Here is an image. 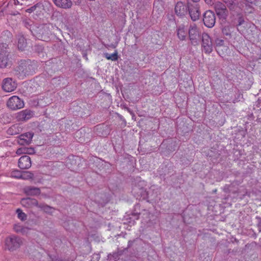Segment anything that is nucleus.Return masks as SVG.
I'll use <instances>...</instances> for the list:
<instances>
[{
	"instance_id": "obj_3",
	"label": "nucleus",
	"mask_w": 261,
	"mask_h": 261,
	"mask_svg": "<svg viewBox=\"0 0 261 261\" xmlns=\"http://www.w3.org/2000/svg\"><path fill=\"white\" fill-rule=\"evenodd\" d=\"M7 44L3 43L0 44V67L5 68L11 64L9 56V53L7 50Z\"/></svg>"
},
{
	"instance_id": "obj_1",
	"label": "nucleus",
	"mask_w": 261,
	"mask_h": 261,
	"mask_svg": "<svg viewBox=\"0 0 261 261\" xmlns=\"http://www.w3.org/2000/svg\"><path fill=\"white\" fill-rule=\"evenodd\" d=\"M54 29V26L51 24H38L37 26L33 27L32 29V35L39 40L47 41L52 34Z\"/></svg>"
},
{
	"instance_id": "obj_45",
	"label": "nucleus",
	"mask_w": 261,
	"mask_h": 261,
	"mask_svg": "<svg viewBox=\"0 0 261 261\" xmlns=\"http://www.w3.org/2000/svg\"><path fill=\"white\" fill-rule=\"evenodd\" d=\"M216 191H217V190L216 189V190H215L214 191V192H215H215H216Z\"/></svg>"
},
{
	"instance_id": "obj_18",
	"label": "nucleus",
	"mask_w": 261,
	"mask_h": 261,
	"mask_svg": "<svg viewBox=\"0 0 261 261\" xmlns=\"http://www.w3.org/2000/svg\"><path fill=\"white\" fill-rule=\"evenodd\" d=\"M21 204L22 206L26 207H32L34 206L38 207L39 204L36 199L31 198H24L21 200Z\"/></svg>"
},
{
	"instance_id": "obj_4",
	"label": "nucleus",
	"mask_w": 261,
	"mask_h": 261,
	"mask_svg": "<svg viewBox=\"0 0 261 261\" xmlns=\"http://www.w3.org/2000/svg\"><path fill=\"white\" fill-rule=\"evenodd\" d=\"M22 243V242L20 238L14 236L7 238L5 240L6 246L10 251H13L18 248Z\"/></svg>"
},
{
	"instance_id": "obj_41",
	"label": "nucleus",
	"mask_w": 261,
	"mask_h": 261,
	"mask_svg": "<svg viewBox=\"0 0 261 261\" xmlns=\"http://www.w3.org/2000/svg\"><path fill=\"white\" fill-rule=\"evenodd\" d=\"M132 245V242L130 241H129L128 242V246H127V248L128 247H130Z\"/></svg>"
},
{
	"instance_id": "obj_22",
	"label": "nucleus",
	"mask_w": 261,
	"mask_h": 261,
	"mask_svg": "<svg viewBox=\"0 0 261 261\" xmlns=\"http://www.w3.org/2000/svg\"><path fill=\"white\" fill-rule=\"evenodd\" d=\"M18 47L20 50H23L27 46V41L23 36L21 35H18Z\"/></svg>"
},
{
	"instance_id": "obj_24",
	"label": "nucleus",
	"mask_w": 261,
	"mask_h": 261,
	"mask_svg": "<svg viewBox=\"0 0 261 261\" xmlns=\"http://www.w3.org/2000/svg\"><path fill=\"white\" fill-rule=\"evenodd\" d=\"M34 177V174L33 173L30 171H25L21 172V175L20 179L28 180L33 179Z\"/></svg>"
},
{
	"instance_id": "obj_19",
	"label": "nucleus",
	"mask_w": 261,
	"mask_h": 261,
	"mask_svg": "<svg viewBox=\"0 0 261 261\" xmlns=\"http://www.w3.org/2000/svg\"><path fill=\"white\" fill-rule=\"evenodd\" d=\"M55 5L63 9H69L72 5L71 0H53Z\"/></svg>"
},
{
	"instance_id": "obj_34",
	"label": "nucleus",
	"mask_w": 261,
	"mask_h": 261,
	"mask_svg": "<svg viewBox=\"0 0 261 261\" xmlns=\"http://www.w3.org/2000/svg\"><path fill=\"white\" fill-rule=\"evenodd\" d=\"M16 153L18 155H20L22 153H26V148H19L16 150Z\"/></svg>"
},
{
	"instance_id": "obj_26",
	"label": "nucleus",
	"mask_w": 261,
	"mask_h": 261,
	"mask_svg": "<svg viewBox=\"0 0 261 261\" xmlns=\"http://www.w3.org/2000/svg\"><path fill=\"white\" fill-rule=\"evenodd\" d=\"M23 24L27 29H29L31 32L32 33V29L34 26H37V24H34V22L31 20H26L23 21Z\"/></svg>"
},
{
	"instance_id": "obj_37",
	"label": "nucleus",
	"mask_w": 261,
	"mask_h": 261,
	"mask_svg": "<svg viewBox=\"0 0 261 261\" xmlns=\"http://www.w3.org/2000/svg\"><path fill=\"white\" fill-rule=\"evenodd\" d=\"M204 1L207 4H210V5L212 4L213 2V0H204Z\"/></svg>"
},
{
	"instance_id": "obj_38",
	"label": "nucleus",
	"mask_w": 261,
	"mask_h": 261,
	"mask_svg": "<svg viewBox=\"0 0 261 261\" xmlns=\"http://www.w3.org/2000/svg\"><path fill=\"white\" fill-rule=\"evenodd\" d=\"M82 134V131L81 130H79L77 132H76V137H77L79 136V135L81 134Z\"/></svg>"
},
{
	"instance_id": "obj_27",
	"label": "nucleus",
	"mask_w": 261,
	"mask_h": 261,
	"mask_svg": "<svg viewBox=\"0 0 261 261\" xmlns=\"http://www.w3.org/2000/svg\"><path fill=\"white\" fill-rule=\"evenodd\" d=\"M38 207L40 208L42 210H43L45 213H49L51 212L50 210H51V207L44 203H40L38 205Z\"/></svg>"
},
{
	"instance_id": "obj_10",
	"label": "nucleus",
	"mask_w": 261,
	"mask_h": 261,
	"mask_svg": "<svg viewBox=\"0 0 261 261\" xmlns=\"http://www.w3.org/2000/svg\"><path fill=\"white\" fill-rule=\"evenodd\" d=\"M17 88L16 83L12 78H6L2 82V89L6 92L14 91Z\"/></svg>"
},
{
	"instance_id": "obj_12",
	"label": "nucleus",
	"mask_w": 261,
	"mask_h": 261,
	"mask_svg": "<svg viewBox=\"0 0 261 261\" xmlns=\"http://www.w3.org/2000/svg\"><path fill=\"white\" fill-rule=\"evenodd\" d=\"M188 11L189 14L191 18V19L193 21H196L199 18L200 12L199 10V7L198 4H194L188 5Z\"/></svg>"
},
{
	"instance_id": "obj_5",
	"label": "nucleus",
	"mask_w": 261,
	"mask_h": 261,
	"mask_svg": "<svg viewBox=\"0 0 261 261\" xmlns=\"http://www.w3.org/2000/svg\"><path fill=\"white\" fill-rule=\"evenodd\" d=\"M202 48L205 54H209L213 50V45L210 36L205 33L202 34Z\"/></svg>"
},
{
	"instance_id": "obj_7",
	"label": "nucleus",
	"mask_w": 261,
	"mask_h": 261,
	"mask_svg": "<svg viewBox=\"0 0 261 261\" xmlns=\"http://www.w3.org/2000/svg\"><path fill=\"white\" fill-rule=\"evenodd\" d=\"M203 21L204 25L209 28L213 27L216 22V17L212 11H206L203 14Z\"/></svg>"
},
{
	"instance_id": "obj_36",
	"label": "nucleus",
	"mask_w": 261,
	"mask_h": 261,
	"mask_svg": "<svg viewBox=\"0 0 261 261\" xmlns=\"http://www.w3.org/2000/svg\"><path fill=\"white\" fill-rule=\"evenodd\" d=\"M121 253L119 254V253H114L113 254V256L114 258H116L118 257L119 255H120Z\"/></svg>"
},
{
	"instance_id": "obj_39",
	"label": "nucleus",
	"mask_w": 261,
	"mask_h": 261,
	"mask_svg": "<svg viewBox=\"0 0 261 261\" xmlns=\"http://www.w3.org/2000/svg\"><path fill=\"white\" fill-rule=\"evenodd\" d=\"M19 1L18 0H14V4L15 5H17L19 4Z\"/></svg>"
},
{
	"instance_id": "obj_14",
	"label": "nucleus",
	"mask_w": 261,
	"mask_h": 261,
	"mask_svg": "<svg viewBox=\"0 0 261 261\" xmlns=\"http://www.w3.org/2000/svg\"><path fill=\"white\" fill-rule=\"evenodd\" d=\"M18 167L21 169H29L31 166V158L28 155H23L18 160Z\"/></svg>"
},
{
	"instance_id": "obj_28",
	"label": "nucleus",
	"mask_w": 261,
	"mask_h": 261,
	"mask_svg": "<svg viewBox=\"0 0 261 261\" xmlns=\"http://www.w3.org/2000/svg\"><path fill=\"white\" fill-rule=\"evenodd\" d=\"M21 175V172L18 170H15L12 171L10 173V176L11 177H13V178L20 179Z\"/></svg>"
},
{
	"instance_id": "obj_11",
	"label": "nucleus",
	"mask_w": 261,
	"mask_h": 261,
	"mask_svg": "<svg viewBox=\"0 0 261 261\" xmlns=\"http://www.w3.org/2000/svg\"><path fill=\"white\" fill-rule=\"evenodd\" d=\"M132 192L137 199H145L147 198V192L146 189L140 187L139 185H135L132 189Z\"/></svg>"
},
{
	"instance_id": "obj_15",
	"label": "nucleus",
	"mask_w": 261,
	"mask_h": 261,
	"mask_svg": "<svg viewBox=\"0 0 261 261\" xmlns=\"http://www.w3.org/2000/svg\"><path fill=\"white\" fill-rule=\"evenodd\" d=\"M188 6L181 2H178L175 5V12L178 16H184L187 13Z\"/></svg>"
},
{
	"instance_id": "obj_31",
	"label": "nucleus",
	"mask_w": 261,
	"mask_h": 261,
	"mask_svg": "<svg viewBox=\"0 0 261 261\" xmlns=\"http://www.w3.org/2000/svg\"><path fill=\"white\" fill-rule=\"evenodd\" d=\"M39 6H40V4H37L36 5H34L33 6L30 7V8L27 9L26 12H28L29 13H31L33 12H34L37 9V8H38Z\"/></svg>"
},
{
	"instance_id": "obj_30",
	"label": "nucleus",
	"mask_w": 261,
	"mask_h": 261,
	"mask_svg": "<svg viewBox=\"0 0 261 261\" xmlns=\"http://www.w3.org/2000/svg\"><path fill=\"white\" fill-rule=\"evenodd\" d=\"M17 213L18 214V217L22 221H24L27 219V215L25 213H23L20 210L18 209L17 210Z\"/></svg>"
},
{
	"instance_id": "obj_40",
	"label": "nucleus",
	"mask_w": 261,
	"mask_h": 261,
	"mask_svg": "<svg viewBox=\"0 0 261 261\" xmlns=\"http://www.w3.org/2000/svg\"><path fill=\"white\" fill-rule=\"evenodd\" d=\"M245 1L249 3L252 4V3H254L256 0H245Z\"/></svg>"
},
{
	"instance_id": "obj_21",
	"label": "nucleus",
	"mask_w": 261,
	"mask_h": 261,
	"mask_svg": "<svg viewBox=\"0 0 261 261\" xmlns=\"http://www.w3.org/2000/svg\"><path fill=\"white\" fill-rule=\"evenodd\" d=\"M216 49L219 54H220V48L223 47L227 50V47L224 46V41L220 38H217L215 40Z\"/></svg>"
},
{
	"instance_id": "obj_20",
	"label": "nucleus",
	"mask_w": 261,
	"mask_h": 261,
	"mask_svg": "<svg viewBox=\"0 0 261 261\" xmlns=\"http://www.w3.org/2000/svg\"><path fill=\"white\" fill-rule=\"evenodd\" d=\"M177 35L180 40H185L187 36V30L184 25H179L177 29Z\"/></svg>"
},
{
	"instance_id": "obj_17",
	"label": "nucleus",
	"mask_w": 261,
	"mask_h": 261,
	"mask_svg": "<svg viewBox=\"0 0 261 261\" xmlns=\"http://www.w3.org/2000/svg\"><path fill=\"white\" fill-rule=\"evenodd\" d=\"M24 193L28 196H38L41 193V190L40 188L33 187V186H27L23 189Z\"/></svg>"
},
{
	"instance_id": "obj_23",
	"label": "nucleus",
	"mask_w": 261,
	"mask_h": 261,
	"mask_svg": "<svg viewBox=\"0 0 261 261\" xmlns=\"http://www.w3.org/2000/svg\"><path fill=\"white\" fill-rule=\"evenodd\" d=\"M22 128L17 124H15L10 127L7 130L8 133L10 135H15L18 134L21 131Z\"/></svg>"
},
{
	"instance_id": "obj_32",
	"label": "nucleus",
	"mask_w": 261,
	"mask_h": 261,
	"mask_svg": "<svg viewBox=\"0 0 261 261\" xmlns=\"http://www.w3.org/2000/svg\"><path fill=\"white\" fill-rule=\"evenodd\" d=\"M14 229L16 232H21L22 231L23 227L20 225L15 224L14 226Z\"/></svg>"
},
{
	"instance_id": "obj_35",
	"label": "nucleus",
	"mask_w": 261,
	"mask_h": 261,
	"mask_svg": "<svg viewBox=\"0 0 261 261\" xmlns=\"http://www.w3.org/2000/svg\"><path fill=\"white\" fill-rule=\"evenodd\" d=\"M244 22V20L242 18H239L238 20V25H241Z\"/></svg>"
},
{
	"instance_id": "obj_2",
	"label": "nucleus",
	"mask_w": 261,
	"mask_h": 261,
	"mask_svg": "<svg viewBox=\"0 0 261 261\" xmlns=\"http://www.w3.org/2000/svg\"><path fill=\"white\" fill-rule=\"evenodd\" d=\"M35 68L30 60L21 61L18 65L15 68V74L18 78L23 79L27 75H32L35 73Z\"/></svg>"
},
{
	"instance_id": "obj_42",
	"label": "nucleus",
	"mask_w": 261,
	"mask_h": 261,
	"mask_svg": "<svg viewBox=\"0 0 261 261\" xmlns=\"http://www.w3.org/2000/svg\"><path fill=\"white\" fill-rule=\"evenodd\" d=\"M5 34H7V35H11L10 33L9 32H8V31H7V32H5Z\"/></svg>"
},
{
	"instance_id": "obj_25",
	"label": "nucleus",
	"mask_w": 261,
	"mask_h": 261,
	"mask_svg": "<svg viewBox=\"0 0 261 261\" xmlns=\"http://www.w3.org/2000/svg\"><path fill=\"white\" fill-rule=\"evenodd\" d=\"M104 56L107 59L113 61H115L118 60V53L117 51H115L114 53L112 54H109V53H105Z\"/></svg>"
},
{
	"instance_id": "obj_6",
	"label": "nucleus",
	"mask_w": 261,
	"mask_h": 261,
	"mask_svg": "<svg viewBox=\"0 0 261 261\" xmlns=\"http://www.w3.org/2000/svg\"><path fill=\"white\" fill-rule=\"evenodd\" d=\"M7 105L9 108L13 110L21 109L24 106L23 100L17 96L10 97L8 100Z\"/></svg>"
},
{
	"instance_id": "obj_33",
	"label": "nucleus",
	"mask_w": 261,
	"mask_h": 261,
	"mask_svg": "<svg viewBox=\"0 0 261 261\" xmlns=\"http://www.w3.org/2000/svg\"><path fill=\"white\" fill-rule=\"evenodd\" d=\"M228 7L232 6L236 1V0H223Z\"/></svg>"
},
{
	"instance_id": "obj_13",
	"label": "nucleus",
	"mask_w": 261,
	"mask_h": 261,
	"mask_svg": "<svg viewBox=\"0 0 261 261\" xmlns=\"http://www.w3.org/2000/svg\"><path fill=\"white\" fill-rule=\"evenodd\" d=\"M215 9L217 15L222 18H225L227 15V10L226 6L220 2L217 3Z\"/></svg>"
},
{
	"instance_id": "obj_8",
	"label": "nucleus",
	"mask_w": 261,
	"mask_h": 261,
	"mask_svg": "<svg viewBox=\"0 0 261 261\" xmlns=\"http://www.w3.org/2000/svg\"><path fill=\"white\" fill-rule=\"evenodd\" d=\"M189 37L192 44L197 45L198 44L199 34L198 29L195 24L190 26Z\"/></svg>"
},
{
	"instance_id": "obj_43",
	"label": "nucleus",
	"mask_w": 261,
	"mask_h": 261,
	"mask_svg": "<svg viewBox=\"0 0 261 261\" xmlns=\"http://www.w3.org/2000/svg\"><path fill=\"white\" fill-rule=\"evenodd\" d=\"M83 57H85V58L86 60H87V59H88L87 57V55H86V54H84V55H83Z\"/></svg>"
},
{
	"instance_id": "obj_9",
	"label": "nucleus",
	"mask_w": 261,
	"mask_h": 261,
	"mask_svg": "<svg viewBox=\"0 0 261 261\" xmlns=\"http://www.w3.org/2000/svg\"><path fill=\"white\" fill-rule=\"evenodd\" d=\"M34 116V113L33 111L25 109L18 112L16 114V119L17 121L25 122Z\"/></svg>"
},
{
	"instance_id": "obj_29",
	"label": "nucleus",
	"mask_w": 261,
	"mask_h": 261,
	"mask_svg": "<svg viewBox=\"0 0 261 261\" xmlns=\"http://www.w3.org/2000/svg\"><path fill=\"white\" fill-rule=\"evenodd\" d=\"M222 31L224 35L230 37L231 31L230 30V27L229 26H225L224 27H223Z\"/></svg>"
},
{
	"instance_id": "obj_16",
	"label": "nucleus",
	"mask_w": 261,
	"mask_h": 261,
	"mask_svg": "<svg viewBox=\"0 0 261 261\" xmlns=\"http://www.w3.org/2000/svg\"><path fill=\"white\" fill-rule=\"evenodd\" d=\"M34 134L31 132H28L21 134L19 136V143L21 145L29 144L33 138Z\"/></svg>"
},
{
	"instance_id": "obj_44",
	"label": "nucleus",
	"mask_w": 261,
	"mask_h": 261,
	"mask_svg": "<svg viewBox=\"0 0 261 261\" xmlns=\"http://www.w3.org/2000/svg\"><path fill=\"white\" fill-rule=\"evenodd\" d=\"M80 140L79 141V142H82L83 141L82 139L80 138Z\"/></svg>"
}]
</instances>
